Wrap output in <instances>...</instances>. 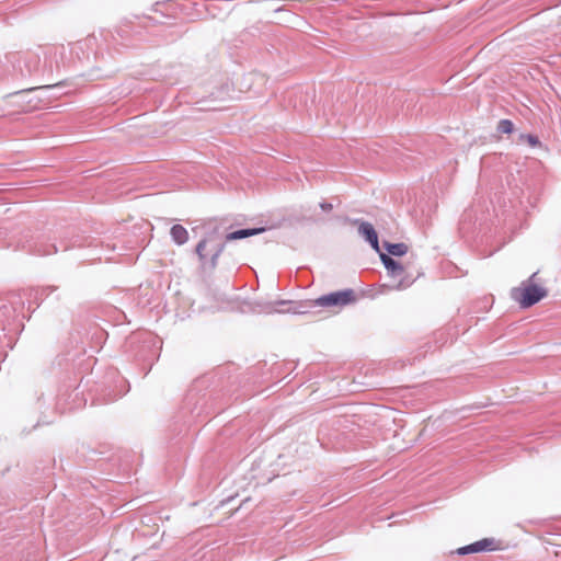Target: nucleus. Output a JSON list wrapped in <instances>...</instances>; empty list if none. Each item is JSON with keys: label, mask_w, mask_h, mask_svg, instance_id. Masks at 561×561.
Masks as SVG:
<instances>
[{"label": "nucleus", "mask_w": 561, "mask_h": 561, "mask_svg": "<svg viewBox=\"0 0 561 561\" xmlns=\"http://www.w3.org/2000/svg\"><path fill=\"white\" fill-rule=\"evenodd\" d=\"M379 255L389 275L391 277H401L399 283L393 286L394 289L402 290L410 287L414 283L415 277H413V275L408 271V264H402L392 259L390 255L382 253L381 251Z\"/></svg>", "instance_id": "obj_2"}, {"label": "nucleus", "mask_w": 561, "mask_h": 561, "mask_svg": "<svg viewBox=\"0 0 561 561\" xmlns=\"http://www.w3.org/2000/svg\"><path fill=\"white\" fill-rule=\"evenodd\" d=\"M497 130L503 134H511L514 130V124L510 119H501L497 124Z\"/></svg>", "instance_id": "obj_9"}, {"label": "nucleus", "mask_w": 561, "mask_h": 561, "mask_svg": "<svg viewBox=\"0 0 561 561\" xmlns=\"http://www.w3.org/2000/svg\"><path fill=\"white\" fill-rule=\"evenodd\" d=\"M353 222L358 226L359 236L363 237L376 252L380 253L378 234L374 226L370 222L359 219H355Z\"/></svg>", "instance_id": "obj_4"}, {"label": "nucleus", "mask_w": 561, "mask_h": 561, "mask_svg": "<svg viewBox=\"0 0 561 561\" xmlns=\"http://www.w3.org/2000/svg\"><path fill=\"white\" fill-rule=\"evenodd\" d=\"M536 275L537 273H534L528 279L522 282L520 286L513 288L511 291V297L522 308H529L547 296V290L534 283Z\"/></svg>", "instance_id": "obj_1"}, {"label": "nucleus", "mask_w": 561, "mask_h": 561, "mask_svg": "<svg viewBox=\"0 0 561 561\" xmlns=\"http://www.w3.org/2000/svg\"><path fill=\"white\" fill-rule=\"evenodd\" d=\"M224 250H225V243H221L217 247L216 251L214 252V254L210 257L211 268H215L217 266L218 259H219L220 254L224 252Z\"/></svg>", "instance_id": "obj_13"}, {"label": "nucleus", "mask_w": 561, "mask_h": 561, "mask_svg": "<svg viewBox=\"0 0 561 561\" xmlns=\"http://www.w3.org/2000/svg\"><path fill=\"white\" fill-rule=\"evenodd\" d=\"M25 67H26L27 73H31L33 71V69L31 68V66L28 64H25Z\"/></svg>", "instance_id": "obj_15"}, {"label": "nucleus", "mask_w": 561, "mask_h": 561, "mask_svg": "<svg viewBox=\"0 0 561 561\" xmlns=\"http://www.w3.org/2000/svg\"><path fill=\"white\" fill-rule=\"evenodd\" d=\"M30 58H31L34 62H36V61H37V57H36V56H30Z\"/></svg>", "instance_id": "obj_16"}, {"label": "nucleus", "mask_w": 561, "mask_h": 561, "mask_svg": "<svg viewBox=\"0 0 561 561\" xmlns=\"http://www.w3.org/2000/svg\"><path fill=\"white\" fill-rule=\"evenodd\" d=\"M206 244H207V240L203 239L197 243L196 249H195V252H196L202 264H204L205 260H206V255L204 253V251L206 249Z\"/></svg>", "instance_id": "obj_10"}, {"label": "nucleus", "mask_w": 561, "mask_h": 561, "mask_svg": "<svg viewBox=\"0 0 561 561\" xmlns=\"http://www.w3.org/2000/svg\"><path fill=\"white\" fill-rule=\"evenodd\" d=\"M264 231L263 228H250V229H240L237 231L229 232L226 236V241H233V240H240L248 237H252L255 234H259L260 232Z\"/></svg>", "instance_id": "obj_7"}, {"label": "nucleus", "mask_w": 561, "mask_h": 561, "mask_svg": "<svg viewBox=\"0 0 561 561\" xmlns=\"http://www.w3.org/2000/svg\"><path fill=\"white\" fill-rule=\"evenodd\" d=\"M520 140L526 141L530 147H537L540 145V141L537 136L530 134H522L519 136Z\"/></svg>", "instance_id": "obj_12"}, {"label": "nucleus", "mask_w": 561, "mask_h": 561, "mask_svg": "<svg viewBox=\"0 0 561 561\" xmlns=\"http://www.w3.org/2000/svg\"><path fill=\"white\" fill-rule=\"evenodd\" d=\"M57 85H58V84H46V85H41V87H35V88L24 89V90H21V91L14 92L13 94H14V95H19V94H24V93L33 92V91H45V90H50V89L56 88Z\"/></svg>", "instance_id": "obj_11"}, {"label": "nucleus", "mask_w": 561, "mask_h": 561, "mask_svg": "<svg viewBox=\"0 0 561 561\" xmlns=\"http://www.w3.org/2000/svg\"><path fill=\"white\" fill-rule=\"evenodd\" d=\"M320 208L324 213H330L333 209V205L328 202H322L319 204Z\"/></svg>", "instance_id": "obj_14"}, {"label": "nucleus", "mask_w": 561, "mask_h": 561, "mask_svg": "<svg viewBox=\"0 0 561 561\" xmlns=\"http://www.w3.org/2000/svg\"><path fill=\"white\" fill-rule=\"evenodd\" d=\"M170 234L174 243L183 245L188 241V231L182 225L171 227Z\"/></svg>", "instance_id": "obj_6"}, {"label": "nucleus", "mask_w": 561, "mask_h": 561, "mask_svg": "<svg viewBox=\"0 0 561 561\" xmlns=\"http://www.w3.org/2000/svg\"><path fill=\"white\" fill-rule=\"evenodd\" d=\"M354 300V291L352 289H345L323 295L314 300V305L320 307H344Z\"/></svg>", "instance_id": "obj_3"}, {"label": "nucleus", "mask_w": 561, "mask_h": 561, "mask_svg": "<svg viewBox=\"0 0 561 561\" xmlns=\"http://www.w3.org/2000/svg\"><path fill=\"white\" fill-rule=\"evenodd\" d=\"M383 248L390 256H403L408 253L409 247L403 243H391L388 241L383 242Z\"/></svg>", "instance_id": "obj_8"}, {"label": "nucleus", "mask_w": 561, "mask_h": 561, "mask_svg": "<svg viewBox=\"0 0 561 561\" xmlns=\"http://www.w3.org/2000/svg\"><path fill=\"white\" fill-rule=\"evenodd\" d=\"M493 545H494L493 539L485 538L480 541L473 542L469 546L459 548L457 550V552L459 554H468V553H474V552H480V551L493 550L494 549Z\"/></svg>", "instance_id": "obj_5"}, {"label": "nucleus", "mask_w": 561, "mask_h": 561, "mask_svg": "<svg viewBox=\"0 0 561 561\" xmlns=\"http://www.w3.org/2000/svg\"><path fill=\"white\" fill-rule=\"evenodd\" d=\"M278 304H279V305H284V304H286V301H285V300H282V301H279Z\"/></svg>", "instance_id": "obj_17"}]
</instances>
